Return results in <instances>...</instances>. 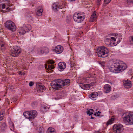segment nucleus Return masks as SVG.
I'll list each match as a JSON object with an SVG mask.
<instances>
[{"label":"nucleus","mask_w":133,"mask_h":133,"mask_svg":"<svg viewBox=\"0 0 133 133\" xmlns=\"http://www.w3.org/2000/svg\"><path fill=\"white\" fill-rule=\"evenodd\" d=\"M111 64L109 67L110 71L115 73H117L122 71L127 68L125 64L121 61L111 62Z\"/></svg>","instance_id":"1"},{"label":"nucleus","mask_w":133,"mask_h":133,"mask_svg":"<svg viewBox=\"0 0 133 133\" xmlns=\"http://www.w3.org/2000/svg\"><path fill=\"white\" fill-rule=\"evenodd\" d=\"M70 82V81L69 79H65L64 81L60 79L55 80L51 82V85L52 88L57 90L59 88L68 85Z\"/></svg>","instance_id":"2"},{"label":"nucleus","mask_w":133,"mask_h":133,"mask_svg":"<svg viewBox=\"0 0 133 133\" xmlns=\"http://www.w3.org/2000/svg\"><path fill=\"white\" fill-rule=\"evenodd\" d=\"M123 122L127 125H131L133 124V113L127 112L122 115Z\"/></svg>","instance_id":"3"},{"label":"nucleus","mask_w":133,"mask_h":133,"mask_svg":"<svg viewBox=\"0 0 133 133\" xmlns=\"http://www.w3.org/2000/svg\"><path fill=\"white\" fill-rule=\"evenodd\" d=\"M114 36L115 37H112L110 38H107L105 39L104 42L107 45L113 46L116 45L120 42V40L118 38V41L116 42V39L117 38L118 35L115 34Z\"/></svg>","instance_id":"4"},{"label":"nucleus","mask_w":133,"mask_h":133,"mask_svg":"<svg viewBox=\"0 0 133 133\" xmlns=\"http://www.w3.org/2000/svg\"><path fill=\"white\" fill-rule=\"evenodd\" d=\"M73 18L75 21L78 23H80L85 19V15L83 12H77L74 14Z\"/></svg>","instance_id":"5"},{"label":"nucleus","mask_w":133,"mask_h":133,"mask_svg":"<svg viewBox=\"0 0 133 133\" xmlns=\"http://www.w3.org/2000/svg\"><path fill=\"white\" fill-rule=\"evenodd\" d=\"M96 52L99 56L105 58L108 56L109 51L106 47L101 46L97 49Z\"/></svg>","instance_id":"6"},{"label":"nucleus","mask_w":133,"mask_h":133,"mask_svg":"<svg viewBox=\"0 0 133 133\" xmlns=\"http://www.w3.org/2000/svg\"><path fill=\"white\" fill-rule=\"evenodd\" d=\"M24 116L28 119L31 120L35 118L38 115L37 112L35 110L26 111L23 113Z\"/></svg>","instance_id":"7"},{"label":"nucleus","mask_w":133,"mask_h":133,"mask_svg":"<svg viewBox=\"0 0 133 133\" xmlns=\"http://www.w3.org/2000/svg\"><path fill=\"white\" fill-rule=\"evenodd\" d=\"M21 52L20 48L18 46L14 47L11 50L10 54L12 56L16 57L18 56Z\"/></svg>","instance_id":"8"},{"label":"nucleus","mask_w":133,"mask_h":133,"mask_svg":"<svg viewBox=\"0 0 133 133\" xmlns=\"http://www.w3.org/2000/svg\"><path fill=\"white\" fill-rule=\"evenodd\" d=\"M5 26L9 30L12 31H14L16 29V27L14 22L11 21H7L5 24Z\"/></svg>","instance_id":"9"},{"label":"nucleus","mask_w":133,"mask_h":133,"mask_svg":"<svg viewBox=\"0 0 133 133\" xmlns=\"http://www.w3.org/2000/svg\"><path fill=\"white\" fill-rule=\"evenodd\" d=\"M31 29L30 26L29 25H27L23 27L20 28L18 29V32L21 35H23Z\"/></svg>","instance_id":"10"},{"label":"nucleus","mask_w":133,"mask_h":133,"mask_svg":"<svg viewBox=\"0 0 133 133\" xmlns=\"http://www.w3.org/2000/svg\"><path fill=\"white\" fill-rule=\"evenodd\" d=\"M123 127L121 124H116L114 125V130L116 133H121L123 130Z\"/></svg>","instance_id":"11"},{"label":"nucleus","mask_w":133,"mask_h":133,"mask_svg":"<svg viewBox=\"0 0 133 133\" xmlns=\"http://www.w3.org/2000/svg\"><path fill=\"white\" fill-rule=\"evenodd\" d=\"M38 52L39 54H42L44 53H48L49 52V50L47 47H42L38 49Z\"/></svg>","instance_id":"12"},{"label":"nucleus","mask_w":133,"mask_h":133,"mask_svg":"<svg viewBox=\"0 0 133 133\" xmlns=\"http://www.w3.org/2000/svg\"><path fill=\"white\" fill-rule=\"evenodd\" d=\"M1 1L0 0V3H1ZM8 5L6 3H2V4H0V6L2 7L3 9H4L6 8V10H2L1 11L2 12V13H5L7 12V11L9 10L10 8L8 7Z\"/></svg>","instance_id":"13"},{"label":"nucleus","mask_w":133,"mask_h":133,"mask_svg":"<svg viewBox=\"0 0 133 133\" xmlns=\"http://www.w3.org/2000/svg\"><path fill=\"white\" fill-rule=\"evenodd\" d=\"M54 50L56 53L60 54L63 51V48L62 46L61 45H57L55 48Z\"/></svg>","instance_id":"14"},{"label":"nucleus","mask_w":133,"mask_h":133,"mask_svg":"<svg viewBox=\"0 0 133 133\" xmlns=\"http://www.w3.org/2000/svg\"><path fill=\"white\" fill-rule=\"evenodd\" d=\"M66 65L64 62H61L59 63L58 66V68L60 71H63L66 68Z\"/></svg>","instance_id":"15"},{"label":"nucleus","mask_w":133,"mask_h":133,"mask_svg":"<svg viewBox=\"0 0 133 133\" xmlns=\"http://www.w3.org/2000/svg\"><path fill=\"white\" fill-rule=\"evenodd\" d=\"M123 85L125 88H129L131 87V82L130 81L124 80L123 81Z\"/></svg>","instance_id":"16"},{"label":"nucleus","mask_w":133,"mask_h":133,"mask_svg":"<svg viewBox=\"0 0 133 133\" xmlns=\"http://www.w3.org/2000/svg\"><path fill=\"white\" fill-rule=\"evenodd\" d=\"M37 91H43L45 89V87L44 85H42L39 83H37Z\"/></svg>","instance_id":"17"},{"label":"nucleus","mask_w":133,"mask_h":133,"mask_svg":"<svg viewBox=\"0 0 133 133\" xmlns=\"http://www.w3.org/2000/svg\"><path fill=\"white\" fill-rule=\"evenodd\" d=\"M52 7L53 10L55 11L59 10L60 9H62L61 6L58 3H54L52 6Z\"/></svg>","instance_id":"18"},{"label":"nucleus","mask_w":133,"mask_h":133,"mask_svg":"<svg viewBox=\"0 0 133 133\" xmlns=\"http://www.w3.org/2000/svg\"><path fill=\"white\" fill-rule=\"evenodd\" d=\"M111 86L109 84H105L104 87L103 91L104 92L106 93L109 92L111 90Z\"/></svg>","instance_id":"19"},{"label":"nucleus","mask_w":133,"mask_h":133,"mask_svg":"<svg viewBox=\"0 0 133 133\" xmlns=\"http://www.w3.org/2000/svg\"><path fill=\"white\" fill-rule=\"evenodd\" d=\"M97 13L96 11H94L92 14L90 19V22H93L94 21L97 17Z\"/></svg>","instance_id":"20"},{"label":"nucleus","mask_w":133,"mask_h":133,"mask_svg":"<svg viewBox=\"0 0 133 133\" xmlns=\"http://www.w3.org/2000/svg\"><path fill=\"white\" fill-rule=\"evenodd\" d=\"M91 85L89 84H82L80 85V87L83 89L84 90H88L90 89Z\"/></svg>","instance_id":"21"},{"label":"nucleus","mask_w":133,"mask_h":133,"mask_svg":"<svg viewBox=\"0 0 133 133\" xmlns=\"http://www.w3.org/2000/svg\"><path fill=\"white\" fill-rule=\"evenodd\" d=\"M8 124L10 130L11 131H14L15 130V127L14 123L11 120H9Z\"/></svg>","instance_id":"22"},{"label":"nucleus","mask_w":133,"mask_h":133,"mask_svg":"<svg viewBox=\"0 0 133 133\" xmlns=\"http://www.w3.org/2000/svg\"><path fill=\"white\" fill-rule=\"evenodd\" d=\"M91 79L89 77H87L83 79V82L85 83L88 82L90 83L91 85L92 86L94 85V84L95 83V82H90V80H91Z\"/></svg>","instance_id":"23"},{"label":"nucleus","mask_w":133,"mask_h":133,"mask_svg":"<svg viewBox=\"0 0 133 133\" xmlns=\"http://www.w3.org/2000/svg\"><path fill=\"white\" fill-rule=\"evenodd\" d=\"M90 95L89 97L91 99L93 100H95L96 99V98L98 95V94L96 92H94L90 94Z\"/></svg>","instance_id":"24"},{"label":"nucleus","mask_w":133,"mask_h":133,"mask_svg":"<svg viewBox=\"0 0 133 133\" xmlns=\"http://www.w3.org/2000/svg\"><path fill=\"white\" fill-rule=\"evenodd\" d=\"M5 50L4 46V43L2 41H0V50L3 51Z\"/></svg>","instance_id":"25"},{"label":"nucleus","mask_w":133,"mask_h":133,"mask_svg":"<svg viewBox=\"0 0 133 133\" xmlns=\"http://www.w3.org/2000/svg\"><path fill=\"white\" fill-rule=\"evenodd\" d=\"M1 130L2 131H4L6 129V125L5 123H3L0 127Z\"/></svg>","instance_id":"26"},{"label":"nucleus","mask_w":133,"mask_h":133,"mask_svg":"<svg viewBox=\"0 0 133 133\" xmlns=\"http://www.w3.org/2000/svg\"><path fill=\"white\" fill-rule=\"evenodd\" d=\"M45 67L46 69H49L50 70L54 68V66L52 64H49L48 65L45 64Z\"/></svg>","instance_id":"27"},{"label":"nucleus","mask_w":133,"mask_h":133,"mask_svg":"<svg viewBox=\"0 0 133 133\" xmlns=\"http://www.w3.org/2000/svg\"><path fill=\"white\" fill-rule=\"evenodd\" d=\"M43 10L42 8H39L36 11L37 15L38 16H41L42 14Z\"/></svg>","instance_id":"28"},{"label":"nucleus","mask_w":133,"mask_h":133,"mask_svg":"<svg viewBox=\"0 0 133 133\" xmlns=\"http://www.w3.org/2000/svg\"><path fill=\"white\" fill-rule=\"evenodd\" d=\"M41 110L43 113L47 111L48 109V108L46 106H43L41 107Z\"/></svg>","instance_id":"29"},{"label":"nucleus","mask_w":133,"mask_h":133,"mask_svg":"<svg viewBox=\"0 0 133 133\" xmlns=\"http://www.w3.org/2000/svg\"><path fill=\"white\" fill-rule=\"evenodd\" d=\"M55 131V129L49 127L48 129V133H54Z\"/></svg>","instance_id":"30"},{"label":"nucleus","mask_w":133,"mask_h":133,"mask_svg":"<svg viewBox=\"0 0 133 133\" xmlns=\"http://www.w3.org/2000/svg\"><path fill=\"white\" fill-rule=\"evenodd\" d=\"M114 120V119L113 118H111L107 122V125L108 126L110 124H112Z\"/></svg>","instance_id":"31"},{"label":"nucleus","mask_w":133,"mask_h":133,"mask_svg":"<svg viewBox=\"0 0 133 133\" xmlns=\"http://www.w3.org/2000/svg\"><path fill=\"white\" fill-rule=\"evenodd\" d=\"M94 112V111L92 109H91L89 110L88 111H87V114H88L89 115H91L92 114H93Z\"/></svg>","instance_id":"32"},{"label":"nucleus","mask_w":133,"mask_h":133,"mask_svg":"<svg viewBox=\"0 0 133 133\" xmlns=\"http://www.w3.org/2000/svg\"><path fill=\"white\" fill-rule=\"evenodd\" d=\"M129 42L130 43L132 44L133 43V37L131 36L129 38Z\"/></svg>","instance_id":"33"},{"label":"nucleus","mask_w":133,"mask_h":133,"mask_svg":"<svg viewBox=\"0 0 133 133\" xmlns=\"http://www.w3.org/2000/svg\"><path fill=\"white\" fill-rule=\"evenodd\" d=\"M127 3L128 4H130L132 3L133 0H126Z\"/></svg>","instance_id":"34"},{"label":"nucleus","mask_w":133,"mask_h":133,"mask_svg":"<svg viewBox=\"0 0 133 133\" xmlns=\"http://www.w3.org/2000/svg\"><path fill=\"white\" fill-rule=\"evenodd\" d=\"M101 0H97V6H99L101 3Z\"/></svg>","instance_id":"35"},{"label":"nucleus","mask_w":133,"mask_h":133,"mask_svg":"<svg viewBox=\"0 0 133 133\" xmlns=\"http://www.w3.org/2000/svg\"><path fill=\"white\" fill-rule=\"evenodd\" d=\"M111 0H104V2L105 4H108L110 2Z\"/></svg>","instance_id":"36"},{"label":"nucleus","mask_w":133,"mask_h":133,"mask_svg":"<svg viewBox=\"0 0 133 133\" xmlns=\"http://www.w3.org/2000/svg\"><path fill=\"white\" fill-rule=\"evenodd\" d=\"M34 82L32 81L30 82L29 84V85L30 87H31L34 85Z\"/></svg>","instance_id":"37"},{"label":"nucleus","mask_w":133,"mask_h":133,"mask_svg":"<svg viewBox=\"0 0 133 133\" xmlns=\"http://www.w3.org/2000/svg\"><path fill=\"white\" fill-rule=\"evenodd\" d=\"M48 62V63H49V64H53L54 63V62L52 60H51L49 61Z\"/></svg>","instance_id":"38"},{"label":"nucleus","mask_w":133,"mask_h":133,"mask_svg":"<svg viewBox=\"0 0 133 133\" xmlns=\"http://www.w3.org/2000/svg\"><path fill=\"white\" fill-rule=\"evenodd\" d=\"M105 62H101L100 63V64L102 66H105Z\"/></svg>","instance_id":"39"},{"label":"nucleus","mask_w":133,"mask_h":133,"mask_svg":"<svg viewBox=\"0 0 133 133\" xmlns=\"http://www.w3.org/2000/svg\"><path fill=\"white\" fill-rule=\"evenodd\" d=\"M3 114H0V120H2L3 119Z\"/></svg>","instance_id":"40"},{"label":"nucleus","mask_w":133,"mask_h":133,"mask_svg":"<svg viewBox=\"0 0 133 133\" xmlns=\"http://www.w3.org/2000/svg\"><path fill=\"white\" fill-rule=\"evenodd\" d=\"M68 0L70 2H73V1H75V0Z\"/></svg>","instance_id":"41"},{"label":"nucleus","mask_w":133,"mask_h":133,"mask_svg":"<svg viewBox=\"0 0 133 133\" xmlns=\"http://www.w3.org/2000/svg\"><path fill=\"white\" fill-rule=\"evenodd\" d=\"M19 74H21H21H21V71L19 72Z\"/></svg>","instance_id":"42"},{"label":"nucleus","mask_w":133,"mask_h":133,"mask_svg":"<svg viewBox=\"0 0 133 133\" xmlns=\"http://www.w3.org/2000/svg\"><path fill=\"white\" fill-rule=\"evenodd\" d=\"M25 74V73H23V74H21V75H24Z\"/></svg>","instance_id":"43"},{"label":"nucleus","mask_w":133,"mask_h":133,"mask_svg":"<svg viewBox=\"0 0 133 133\" xmlns=\"http://www.w3.org/2000/svg\"><path fill=\"white\" fill-rule=\"evenodd\" d=\"M3 114V113H2L1 114Z\"/></svg>","instance_id":"44"},{"label":"nucleus","mask_w":133,"mask_h":133,"mask_svg":"<svg viewBox=\"0 0 133 133\" xmlns=\"http://www.w3.org/2000/svg\"><path fill=\"white\" fill-rule=\"evenodd\" d=\"M72 64H71V67H72Z\"/></svg>","instance_id":"45"},{"label":"nucleus","mask_w":133,"mask_h":133,"mask_svg":"<svg viewBox=\"0 0 133 133\" xmlns=\"http://www.w3.org/2000/svg\"><path fill=\"white\" fill-rule=\"evenodd\" d=\"M98 113H99V111H98Z\"/></svg>","instance_id":"46"},{"label":"nucleus","mask_w":133,"mask_h":133,"mask_svg":"<svg viewBox=\"0 0 133 133\" xmlns=\"http://www.w3.org/2000/svg\"><path fill=\"white\" fill-rule=\"evenodd\" d=\"M39 132H41V131H40Z\"/></svg>","instance_id":"47"},{"label":"nucleus","mask_w":133,"mask_h":133,"mask_svg":"<svg viewBox=\"0 0 133 133\" xmlns=\"http://www.w3.org/2000/svg\"><path fill=\"white\" fill-rule=\"evenodd\" d=\"M31 19H32V17H31Z\"/></svg>","instance_id":"48"},{"label":"nucleus","mask_w":133,"mask_h":133,"mask_svg":"<svg viewBox=\"0 0 133 133\" xmlns=\"http://www.w3.org/2000/svg\"><path fill=\"white\" fill-rule=\"evenodd\" d=\"M40 128V129H41V128Z\"/></svg>","instance_id":"49"}]
</instances>
